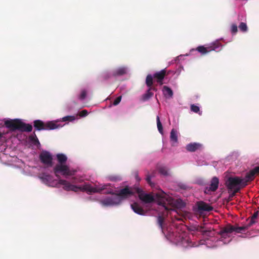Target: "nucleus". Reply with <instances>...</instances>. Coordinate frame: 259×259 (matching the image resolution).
Returning a JSON list of instances; mask_svg holds the SVG:
<instances>
[{"label": "nucleus", "instance_id": "1", "mask_svg": "<svg viewBox=\"0 0 259 259\" xmlns=\"http://www.w3.org/2000/svg\"><path fill=\"white\" fill-rule=\"evenodd\" d=\"M58 183L63 186V188L65 191H72L75 192H77L78 191H81L82 192H86L90 194L101 192L103 190H105L106 188V187L108 186V185H104L100 187H94L88 183H85L81 186H75L71 184L69 182L62 179H60Z\"/></svg>", "mask_w": 259, "mask_h": 259}, {"label": "nucleus", "instance_id": "2", "mask_svg": "<svg viewBox=\"0 0 259 259\" xmlns=\"http://www.w3.org/2000/svg\"><path fill=\"white\" fill-rule=\"evenodd\" d=\"M5 124L12 131L18 130L21 132H30L32 130V126L31 124L25 123L18 119L7 120L5 122Z\"/></svg>", "mask_w": 259, "mask_h": 259}, {"label": "nucleus", "instance_id": "3", "mask_svg": "<svg viewBox=\"0 0 259 259\" xmlns=\"http://www.w3.org/2000/svg\"><path fill=\"white\" fill-rule=\"evenodd\" d=\"M155 197L159 205L162 206L166 210L171 209V205L174 200L173 198L162 191L156 193Z\"/></svg>", "mask_w": 259, "mask_h": 259}, {"label": "nucleus", "instance_id": "4", "mask_svg": "<svg viewBox=\"0 0 259 259\" xmlns=\"http://www.w3.org/2000/svg\"><path fill=\"white\" fill-rule=\"evenodd\" d=\"M33 125L35 130L37 131L52 130L61 127L59 124L56 123V122L52 121L45 123L40 120H34Z\"/></svg>", "mask_w": 259, "mask_h": 259}, {"label": "nucleus", "instance_id": "5", "mask_svg": "<svg viewBox=\"0 0 259 259\" xmlns=\"http://www.w3.org/2000/svg\"><path fill=\"white\" fill-rule=\"evenodd\" d=\"M55 176L59 178V174L64 176H71L74 175L75 170L70 169L68 165L65 164H56L53 168Z\"/></svg>", "mask_w": 259, "mask_h": 259}, {"label": "nucleus", "instance_id": "6", "mask_svg": "<svg viewBox=\"0 0 259 259\" xmlns=\"http://www.w3.org/2000/svg\"><path fill=\"white\" fill-rule=\"evenodd\" d=\"M222 48V45L221 44L219 41H216L206 47H204L202 46H199L197 48L196 50L204 55L212 51L219 52Z\"/></svg>", "mask_w": 259, "mask_h": 259}, {"label": "nucleus", "instance_id": "7", "mask_svg": "<svg viewBox=\"0 0 259 259\" xmlns=\"http://www.w3.org/2000/svg\"><path fill=\"white\" fill-rule=\"evenodd\" d=\"M136 192L138 194L139 199L145 203H150L154 201V196L152 194L145 193L139 188L136 189Z\"/></svg>", "mask_w": 259, "mask_h": 259}, {"label": "nucleus", "instance_id": "8", "mask_svg": "<svg viewBox=\"0 0 259 259\" xmlns=\"http://www.w3.org/2000/svg\"><path fill=\"white\" fill-rule=\"evenodd\" d=\"M243 183L242 179L239 177H230L227 181V186L229 191H230L235 187H243Z\"/></svg>", "mask_w": 259, "mask_h": 259}, {"label": "nucleus", "instance_id": "9", "mask_svg": "<svg viewBox=\"0 0 259 259\" xmlns=\"http://www.w3.org/2000/svg\"><path fill=\"white\" fill-rule=\"evenodd\" d=\"M39 159L41 163L48 167L53 165V157L51 153L47 151H44L39 154Z\"/></svg>", "mask_w": 259, "mask_h": 259}, {"label": "nucleus", "instance_id": "10", "mask_svg": "<svg viewBox=\"0 0 259 259\" xmlns=\"http://www.w3.org/2000/svg\"><path fill=\"white\" fill-rule=\"evenodd\" d=\"M255 174H259V166H256L250 170L246 174L245 178L242 179L243 182V187H245L248 185L249 182L252 181L254 179Z\"/></svg>", "mask_w": 259, "mask_h": 259}, {"label": "nucleus", "instance_id": "11", "mask_svg": "<svg viewBox=\"0 0 259 259\" xmlns=\"http://www.w3.org/2000/svg\"><path fill=\"white\" fill-rule=\"evenodd\" d=\"M101 203L104 206H110L119 204L120 199L118 196L115 195L108 197L101 200Z\"/></svg>", "mask_w": 259, "mask_h": 259}, {"label": "nucleus", "instance_id": "12", "mask_svg": "<svg viewBox=\"0 0 259 259\" xmlns=\"http://www.w3.org/2000/svg\"><path fill=\"white\" fill-rule=\"evenodd\" d=\"M196 205L197 207L198 211L200 213L203 211H210L213 209L211 206L202 201L197 202Z\"/></svg>", "mask_w": 259, "mask_h": 259}, {"label": "nucleus", "instance_id": "13", "mask_svg": "<svg viewBox=\"0 0 259 259\" xmlns=\"http://www.w3.org/2000/svg\"><path fill=\"white\" fill-rule=\"evenodd\" d=\"M166 75V71L164 69L161 70L160 71L156 72L153 74L152 76L153 78H154L158 83H159L160 85H162L163 84V80Z\"/></svg>", "mask_w": 259, "mask_h": 259}, {"label": "nucleus", "instance_id": "14", "mask_svg": "<svg viewBox=\"0 0 259 259\" xmlns=\"http://www.w3.org/2000/svg\"><path fill=\"white\" fill-rule=\"evenodd\" d=\"M134 194V192L132 191V190L127 186L125 188L121 189L118 193L116 195L118 196V197L120 198V197L122 198H127L129 196H131Z\"/></svg>", "mask_w": 259, "mask_h": 259}, {"label": "nucleus", "instance_id": "15", "mask_svg": "<svg viewBox=\"0 0 259 259\" xmlns=\"http://www.w3.org/2000/svg\"><path fill=\"white\" fill-rule=\"evenodd\" d=\"M233 232H234V227L229 225L221 229L219 234L221 235L222 237L226 238L228 234H230Z\"/></svg>", "mask_w": 259, "mask_h": 259}, {"label": "nucleus", "instance_id": "16", "mask_svg": "<svg viewBox=\"0 0 259 259\" xmlns=\"http://www.w3.org/2000/svg\"><path fill=\"white\" fill-rule=\"evenodd\" d=\"M202 148V145L199 143H191L187 145L186 149L189 152H195Z\"/></svg>", "mask_w": 259, "mask_h": 259}, {"label": "nucleus", "instance_id": "17", "mask_svg": "<svg viewBox=\"0 0 259 259\" xmlns=\"http://www.w3.org/2000/svg\"><path fill=\"white\" fill-rule=\"evenodd\" d=\"M145 83L146 85L148 87V90H149L151 92V91L155 92L157 91V88L155 86L153 85V76L151 74H148L147 75Z\"/></svg>", "mask_w": 259, "mask_h": 259}, {"label": "nucleus", "instance_id": "18", "mask_svg": "<svg viewBox=\"0 0 259 259\" xmlns=\"http://www.w3.org/2000/svg\"><path fill=\"white\" fill-rule=\"evenodd\" d=\"M131 207L133 211L137 214L144 215L145 212L143 208L137 203H134L131 204Z\"/></svg>", "mask_w": 259, "mask_h": 259}, {"label": "nucleus", "instance_id": "19", "mask_svg": "<svg viewBox=\"0 0 259 259\" xmlns=\"http://www.w3.org/2000/svg\"><path fill=\"white\" fill-rule=\"evenodd\" d=\"M219 183V179L216 177H213L211 180L209 190L213 192L216 191L218 188Z\"/></svg>", "mask_w": 259, "mask_h": 259}, {"label": "nucleus", "instance_id": "20", "mask_svg": "<svg viewBox=\"0 0 259 259\" xmlns=\"http://www.w3.org/2000/svg\"><path fill=\"white\" fill-rule=\"evenodd\" d=\"M127 73V68L124 67H121L117 68L115 70L113 71L112 73V75L114 76H121L124 74H126Z\"/></svg>", "mask_w": 259, "mask_h": 259}, {"label": "nucleus", "instance_id": "21", "mask_svg": "<svg viewBox=\"0 0 259 259\" xmlns=\"http://www.w3.org/2000/svg\"><path fill=\"white\" fill-rule=\"evenodd\" d=\"M162 92L164 97L166 98H171L173 96V92L172 90L167 86L163 87Z\"/></svg>", "mask_w": 259, "mask_h": 259}, {"label": "nucleus", "instance_id": "22", "mask_svg": "<svg viewBox=\"0 0 259 259\" xmlns=\"http://www.w3.org/2000/svg\"><path fill=\"white\" fill-rule=\"evenodd\" d=\"M56 157L58 162L57 164H65L67 160V156L62 153L57 154Z\"/></svg>", "mask_w": 259, "mask_h": 259}, {"label": "nucleus", "instance_id": "23", "mask_svg": "<svg viewBox=\"0 0 259 259\" xmlns=\"http://www.w3.org/2000/svg\"><path fill=\"white\" fill-rule=\"evenodd\" d=\"M29 140L33 145L35 146H38L40 145L39 140L34 132L33 133V134L29 136Z\"/></svg>", "mask_w": 259, "mask_h": 259}, {"label": "nucleus", "instance_id": "24", "mask_svg": "<svg viewBox=\"0 0 259 259\" xmlns=\"http://www.w3.org/2000/svg\"><path fill=\"white\" fill-rule=\"evenodd\" d=\"M39 178L46 184H48L53 181V177L46 174H42Z\"/></svg>", "mask_w": 259, "mask_h": 259}, {"label": "nucleus", "instance_id": "25", "mask_svg": "<svg viewBox=\"0 0 259 259\" xmlns=\"http://www.w3.org/2000/svg\"><path fill=\"white\" fill-rule=\"evenodd\" d=\"M155 171H153L151 174L148 173L146 175V181L151 187H154L155 186L154 183H152L151 180L152 178L155 177Z\"/></svg>", "mask_w": 259, "mask_h": 259}, {"label": "nucleus", "instance_id": "26", "mask_svg": "<svg viewBox=\"0 0 259 259\" xmlns=\"http://www.w3.org/2000/svg\"><path fill=\"white\" fill-rule=\"evenodd\" d=\"M170 141L174 143H177L178 142L177 132L174 128L172 129L170 132Z\"/></svg>", "mask_w": 259, "mask_h": 259}, {"label": "nucleus", "instance_id": "27", "mask_svg": "<svg viewBox=\"0 0 259 259\" xmlns=\"http://www.w3.org/2000/svg\"><path fill=\"white\" fill-rule=\"evenodd\" d=\"M153 95V93L151 92L149 90H147L146 92L142 96V100L143 101H146L148 100Z\"/></svg>", "mask_w": 259, "mask_h": 259}, {"label": "nucleus", "instance_id": "28", "mask_svg": "<svg viewBox=\"0 0 259 259\" xmlns=\"http://www.w3.org/2000/svg\"><path fill=\"white\" fill-rule=\"evenodd\" d=\"M250 227V226H248V224L245 226L237 227H234V232H235L236 233H242V232L245 231Z\"/></svg>", "mask_w": 259, "mask_h": 259}, {"label": "nucleus", "instance_id": "29", "mask_svg": "<svg viewBox=\"0 0 259 259\" xmlns=\"http://www.w3.org/2000/svg\"><path fill=\"white\" fill-rule=\"evenodd\" d=\"M258 212L256 211L254 212L252 215L251 219L248 223V226H251L255 223V219H256L258 216Z\"/></svg>", "mask_w": 259, "mask_h": 259}, {"label": "nucleus", "instance_id": "30", "mask_svg": "<svg viewBox=\"0 0 259 259\" xmlns=\"http://www.w3.org/2000/svg\"><path fill=\"white\" fill-rule=\"evenodd\" d=\"M157 126L159 132L162 134H163V127L162 123L160 122L159 117L157 116L156 117Z\"/></svg>", "mask_w": 259, "mask_h": 259}, {"label": "nucleus", "instance_id": "31", "mask_svg": "<svg viewBox=\"0 0 259 259\" xmlns=\"http://www.w3.org/2000/svg\"><path fill=\"white\" fill-rule=\"evenodd\" d=\"M75 117L74 116H66L62 118V121H73L75 120Z\"/></svg>", "mask_w": 259, "mask_h": 259}, {"label": "nucleus", "instance_id": "32", "mask_svg": "<svg viewBox=\"0 0 259 259\" xmlns=\"http://www.w3.org/2000/svg\"><path fill=\"white\" fill-rule=\"evenodd\" d=\"M164 222V218L162 216H159L157 218V224L159 226V227L162 230L163 228V223Z\"/></svg>", "mask_w": 259, "mask_h": 259}, {"label": "nucleus", "instance_id": "33", "mask_svg": "<svg viewBox=\"0 0 259 259\" xmlns=\"http://www.w3.org/2000/svg\"><path fill=\"white\" fill-rule=\"evenodd\" d=\"M239 28L243 32H246L247 30V26L245 23L241 22L239 25Z\"/></svg>", "mask_w": 259, "mask_h": 259}, {"label": "nucleus", "instance_id": "34", "mask_svg": "<svg viewBox=\"0 0 259 259\" xmlns=\"http://www.w3.org/2000/svg\"><path fill=\"white\" fill-rule=\"evenodd\" d=\"M191 110L192 111L195 113H198L199 111H200L199 107L194 104L191 106Z\"/></svg>", "mask_w": 259, "mask_h": 259}, {"label": "nucleus", "instance_id": "35", "mask_svg": "<svg viewBox=\"0 0 259 259\" xmlns=\"http://www.w3.org/2000/svg\"><path fill=\"white\" fill-rule=\"evenodd\" d=\"M87 96V92L85 90H82L80 93V95L79 97V99L80 100H84Z\"/></svg>", "mask_w": 259, "mask_h": 259}, {"label": "nucleus", "instance_id": "36", "mask_svg": "<svg viewBox=\"0 0 259 259\" xmlns=\"http://www.w3.org/2000/svg\"><path fill=\"white\" fill-rule=\"evenodd\" d=\"M159 172L164 176H167L168 175L167 170L164 167L160 168L159 169Z\"/></svg>", "mask_w": 259, "mask_h": 259}, {"label": "nucleus", "instance_id": "37", "mask_svg": "<svg viewBox=\"0 0 259 259\" xmlns=\"http://www.w3.org/2000/svg\"><path fill=\"white\" fill-rule=\"evenodd\" d=\"M231 32L233 33H236L238 31L237 26L235 24H233L231 25Z\"/></svg>", "mask_w": 259, "mask_h": 259}, {"label": "nucleus", "instance_id": "38", "mask_svg": "<svg viewBox=\"0 0 259 259\" xmlns=\"http://www.w3.org/2000/svg\"><path fill=\"white\" fill-rule=\"evenodd\" d=\"M88 114V112L87 110H83L79 113V115L80 117H85Z\"/></svg>", "mask_w": 259, "mask_h": 259}, {"label": "nucleus", "instance_id": "39", "mask_svg": "<svg viewBox=\"0 0 259 259\" xmlns=\"http://www.w3.org/2000/svg\"><path fill=\"white\" fill-rule=\"evenodd\" d=\"M121 96L117 97L114 101L113 104L115 106L118 105L121 101Z\"/></svg>", "mask_w": 259, "mask_h": 259}, {"label": "nucleus", "instance_id": "40", "mask_svg": "<svg viewBox=\"0 0 259 259\" xmlns=\"http://www.w3.org/2000/svg\"><path fill=\"white\" fill-rule=\"evenodd\" d=\"M134 174V176H135V179H136V180L138 182H140L141 181V178L139 176L138 171H137V170L135 171Z\"/></svg>", "mask_w": 259, "mask_h": 259}, {"label": "nucleus", "instance_id": "41", "mask_svg": "<svg viewBox=\"0 0 259 259\" xmlns=\"http://www.w3.org/2000/svg\"><path fill=\"white\" fill-rule=\"evenodd\" d=\"M244 187H235L231 191H232V192H233L236 194L237 193H238L240 191V190L241 188H244Z\"/></svg>", "mask_w": 259, "mask_h": 259}, {"label": "nucleus", "instance_id": "42", "mask_svg": "<svg viewBox=\"0 0 259 259\" xmlns=\"http://www.w3.org/2000/svg\"><path fill=\"white\" fill-rule=\"evenodd\" d=\"M109 77H110V75L109 73L107 72L104 73L102 76V78L104 80H106Z\"/></svg>", "mask_w": 259, "mask_h": 259}, {"label": "nucleus", "instance_id": "43", "mask_svg": "<svg viewBox=\"0 0 259 259\" xmlns=\"http://www.w3.org/2000/svg\"><path fill=\"white\" fill-rule=\"evenodd\" d=\"M110 180L112 181H117L121 180V179L119 177L111 176L110 177Z\"/></svg>", "mask_w": 259, "mask_h": 259}, {"label": "nucleus", "instance_id": "44", "mask_svg": "<svg viewBox=\"0 0 259 259\" xmlns=\"http://www.w3.org/2000/svg\"><path fill=\"white\" fill-rule=\"evenodd\" d=\"M235 195H236V194H235L233 192H232V193H231V194H230L229 197H230V198H232V197H233Z\"/></svg>", "mask_w": 259, "mask_h": 259}, {"label": "nucleus", "instance_id": "45", "mask_svg": "<svg viewBox=\"0 0 259 259\" xmlns=\"http://www.w3.org/2000/svg\"><path fill=\"white\" fill-rule=\"evenodd\" d=\"M200 228H201V230H200L201 232H202L203 233H204V232H206V231H204L202 230V229H204V227H201Z\"/></svg>", "mask_w": 259, "mask_h": 259}, {"label": "nucleus", "instance_id": "46", "mask_svg": "<svg viewBox=\"0 0 259 259\" xmlns=\"http://www.w3.org/2000/svg\"><path fill=\"white\" fill-rule=\"evenodd\" d=\"M3 137V134L1 132H0V139Z\"/></svg>", "mask_w": 259, "mask_h": 259}]
</instances>
